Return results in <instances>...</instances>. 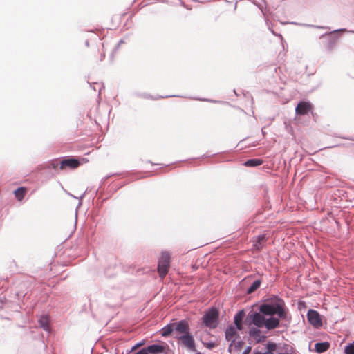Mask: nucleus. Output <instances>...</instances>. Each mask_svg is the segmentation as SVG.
Returning <instances> with one entry per match:
<instances>
[{
	"label": "nucleus",
	"instance_id": "nucleus-15",
	"mask_svg": "<svg viewBox=\"0 0 354 354\" xmlns=\"http://www.w3.org/2000/svg\"><path fill=\"white\" fill-rule=\"evenodd\" d=\"M262 163V160L259 158H253L246 160L244 163V165L249 167H255L261 165Z\"/></svg>",
	"mask_w": 354,
	"mask_h": 354
},
{
	"label": "nucleus",
	"instance_id": "nucleus-8",
	"mask_svg": "<svg viewBox=\"0 0 354 354\" xmlns=\"http://www.w3.org/2000/svg\"><path fill=\"white\" fill-rule=\"evenodd\" d=\"M295 112L299 115H307L309 112H313L312 104L309 102L301 101L297 105Z\"/></svg>",
	"mask_w": 354,
	"mask_h": 354
},
{
	"label": "nucleus",
	"instance_id": "nucleus-10",
	"mask_svg": "<svg viewBox=\"0 0 354 354\" xmlns=\"http://www.w3.org/2000/svg\"><path fill=\"white\" fill-rule=\"evenodd\" d=\"M248 334L253 337L257 343L262 342L266 338V336L261 335V330L258 327H253L249 330Z\"/></svg>",
	"mask_w": 354,
	"mask_h": 354
},
{
	"label": "nucleus",
	"instance_id": "nucleus-14",
	"mask_svg": "<svg viewBox=\"0 0 354 354\" xmlns=\"http://www.w3.org/2000/svg\"><path fill=\"white\" fill-rule=\"evenodd\" d=\"M170 264L158 262V272L159 276L163 278L166 276L169 271Z\"/></svg>",
	"mask_w": 354,
	"mask_h": 354
},
{
	"label": "nucleus",
	"instance_id": "nucleus-27",
	"mask_svg": "<svg viewBox=\"0 0 354 354\" xmlns=\"http://www.w3.org/2000/svg\"><path fill=\"white\" fill-rule=\"evenodd\" d=\"M144 343H145V341H144V340H142V341H141V342H138V343L136 344L132 347L131 351H133V350H134V349L137 348L138 347H139V346H140L143 345V344H144Z\"/></svg>",
	"mask_w": 354,
	"mask_h": 354
},
{
	"label": "nucleus",
	"instance_id": "nucleus-11",
	"mask_svg": "<svg viewBox=\"0 0 354 354\" xmlns=\"http://www.w3.org/2000/svg\"><path fill=\"white\" fill-rule=\"evenodd\" d=\"M267 238L265 234H260L256 237L254 241L253 247L255 250L260 251L264 246V243L266 241Z\"/></svg>",
	"mask_w": 354,
	"mask_h": 354
},
{
	"label": "nucleus",
	"instance_id": "nucleus-2",
	"mask_svg": "<svg viewBox=\"0 0 354 354\" xmlns=\"http://www.w3.org/2000/svg\"><path fill=\"white\" fill-rule=\"evenodd\" d=\"M287 312L284 301L278 296H274L264 300L259 307V312L250 311V313H259L264 317L277 315L281 319L290 321Z\"/></svg>",
	"mask_w": 354,
	"mask_h": 354
},
{
	"label": "nucleus",
	"instance_id": "nucleus-3",
	"mask_svg": "<svg viewBox=\"0 0 354 354\" xmlns=\"http://www.w3.org/2000/svg\"><path fill=\"white\" fill-rule=\"evenodd\" d=\"M279 317L274 316L264 317L259 313H249L245 319V323L248 325L254 324L258 328L264 326L267 330H273L278 328L280 325Z\"/></svg>",
	"mask_w": 354,
	"mask_h": 354
},
{
	"label": "nucleus",
	"instance_id": "nucleus-33",
	"mask_svg": "<svg viewBox=\"0 0 354 354\" xmlns=\"http://www.w3.org/2000/svg\"><path fill=\"white\" fill-rule=\"evenodd\" d=\"M192 352H195V354H202L200 351L196 349V346H195V351H191Z\"/></svg>",
	"mask_w": 354,
	"mask_h": 354
},
{
	"label": "nucleus",
	"instance_id": "nucleus-30",
	"mask_svg": "<svg viewBox=\"0 0 354 354\" xmlns=\"http://www.w3.org/2000/svg\"><path fill=\"white\" fill-rule=\"evenodd\" d=\"M253 354H270L268 352H261L259 351H254Z\"/></svg>",
	"mask_w": 354,
	"mask_h": 354
},
{
	"label": "nucleus",
	"instance_id": "nucleus-4",
	"mask_svg": "<svg viewBox=\"0 0 354 354\" xmlns=\"http://www.w3.org/2000/svg\"><path fill=\"white\" fill-rule=\"evenodd\" d=\"M203 324L210 329L216 328L219 323V311L216 307H212L202 317Z\"/></svg>",
	"mask_w": 354,
	"mask_h": 354
},
{
	"label": "nucleus",
	"instance_id": "nucleus-41",
	"mask_svg": "<svg viewBox=\"0 0 354 354\" xmlns=\"http://www.w3.org/2000/svg\"><path fill=\"white\" fill-rule=\"evenodd\" d=\"M236 8V3H235V6H234V9Z\"/></svg>",
	"mask_w": 354,
	"mask_h": 354
},
{
	"label": "nucleus",
	"instance_id": "nucleus-18",
	"mask_svg": "<svg viewBox=\"0 0 354 354\" xmlns=\"http://www.w3.org/2000/svg\"><path fill=\"white\" fill-rule=\"evenodd\" d=\"M26 193V189L24 187H19L15 191V197L18 201H21L24 198Z\"/></svg>",
	"mask_w": 354,
	"mask_h": 354
},
{
	"label": "nucleus",
	"instance_id": "nucleus-21",
	"mask_svg": "<svg viewBox=\"0 0 354 354\" xmlns=\"http://www.w3.org/2000/svg\"><path fill=\"white\" fill-rule=\"evenodd\" d=\"M136 95L138 97H140L145 98V99H152V100H156L158 98L164 97L163 96H159L158 97H153L151 95H149L148 93H138ZM180 97V96L179 95H167L165 97Z\"/></svg>",
	"mask_w": 354,
	"mask_h": 354
},
{
	"label": "nucleus",
	"instance_id": "nucleus-37",
	"mask_svg": "<svg viewBox=\"0 0 354 354\" xmlns=\"http://www.w3.org/2000/svg\"><path fill=\"white\" fill-rule=\"evenodd\" d=\"M241 344H242V342H238V346H239L241 345Z\"/></svg>",
	"mask_w": 354,
	"mask_h": 354
},
{
	"label": "nucleus",
	"instance_id": "nucleus-40",
	"mask_svg": "<svg viewBox=\"0 0 354 354\" xmlns=\"http://www.w3.org/2000/svg\"><path fill=\"white\" fill-rule=\"evenodd\" d=\"M349 32H352V33H354V30H350L348 31Z\"/></svg>",
	"mask_w": 354,
	"mask_h": 354
},
{
	"label": "nucleus",
	"instance_id": "nucleus-13",
	"mask_svg": "<svg viewBox=\"0 0 354 354\" xmlns=\"http://www.w3.org/2000/svg\"><path fill=\"white\" fill-rule=\"evenodd\" d=\"M330 348V344L328 342H317L315 345V351L317 353H322Z\"/></svg>",
	"mask_w": 354,
	"mask_h": 354
},
{
	"label": "nucleus",
	"instance_id": "nucleus-12",
	"mask_svg": "<svg viewBox=\"0 0 354 354\" xmlns=\"http://www.w3.org/2000/svg\"><path fill=\"white\" fill-rule=\"evenodd\" d=\"M237 334L236 328L232 325L227 327L225 331V337L227 341H232L233 337Z\"/></svg>",
	"mask_w": 354,
	"mask_h": 354
},
{
	"label": "nucleus",
	"instance_id": "nucleus-42",
	"mask_svg": "<svg viewBox=\"0 0 354 354\" xmlns=\"http://www.w3.org/2000/svg\"><path fill=\"white\" fill-rule=\"evenodd\" d=\"M71 196H73V198H76L75 196H74L73 194H71Z\"/></svg>",
	"mask_w": 354,
	"mask_h": 354
},
{
	"label": "nucleus",
	"instance_id": "nucleus-24",
	"mask_svg": "<svg viewBox=\"0 0 354 354\" xmlns=\"http://www.w3.org/2000/svg\"><path fill=\"white\" fill-rule=\"evenodd\" d=\"M59 160H53L50 163V167L53 169H57L58 167L59 166L60 167V163H59Z\"/></svg>",
	"mask_w": 354,
	"mask_h": 354
},
{
	"label": "nucleus",
	"instance_id": "nucleus-43",
	"mask_svg": "<svg viewBox=\"0 0 354 354\" xmlns=\"http://www.w3.org/2000/svg\"><path fill=\"white\" fill-rule=\"evenodd\" d=\"M349 140H354V138H349Z\"/></svg>",
	"mask_w": 354,
	"mask_h": 354
},
{
	"label": "nucleus",
	"instance_id": "nucleus-38",
	"mask_svg": "<svg viewBox=\"0 0 354 354\" xmlns=\"http://www.w3.org/2000/svg\"><path fill=\"white\" fill-rule=\"evenodd\" d=\"M86 45L87 46H88V41H86Z\"/></svg>",
	"mask_w": 354,
	"mask_h": 354
},
{
	"label": "nucleus",
	"instance_id": "nucleus-7",
	"mask_svg": "<svg viewBox=\"0 0 354 354\" xmlns=\"http://www.w3.org/2000/svg\"><path fill=\"white\" fill-rule=\"evenodd\" d=\"M307 319L308 322L315 328L322 326V319L320 314L315 310L309 309L307 312Z\"/></svg>",
	"mask_w": 354,
	"mask_h": 354
},
{
	"label": "nucleus",
	"instance_id": "nucleus-6",
	"mask_svg": "<svg viewBox=\"0 0 354 354\" xmlns=\"http://www.w3.org/2000/svg\"><path fill=\"white\" fill-rule=\"evenodd\" d=\"M136 354H167L165 347L161 344H153L139 350Z\"/></svg>",
	"mask_w": 354,
	"mask_h": 354
},
{
	"label": "nucleus",
	"instance_id": "nucleus-9",
	"mask_svg": "<svg viewBox=\"0 0 354 354\" xmlns=\"http://www.w3.org/2000/svg\"><path fill=\"white\" fill-rule=\"evenodd\" d=\"M60 169H65L66 168L69 169H76L80 165V160L75 158H67L62 160H60Z\"/></svg>",
	"mask_w": 354,
	"mask_h": 354
},
{
	"label": "nucleus",
	"instance_id": "nucleus-32",
	"mask_svg": "<svg viewBox=\"0 0 354 354\" xmlns=\"http://www.w3.org/2000/svg\"><path fill=\"white\" fill-rule=\"evenodd\" d=\"M234 342H235V340H234V339H233V340L231 342V344H230L229 348H228V351H229V352H231V347H232V344H233Z\"/></svg>",
	"mask_w": 354,
	"mask_h": 354
},
{
	"label": "nucleus",
	"instance_id": "nucleus-31",
	"mask_svg": "<svg viewBox=\"0 0 354 354\" xmlns=\"http://www.w3.org/2000/svg\"><path fill=\"white\" fill-rule=\"evenodd\" d=\"M125 41H124V39H121L118 43V45L116 46V48H119V46L122 44H124Z\"/></svg>",
	"mask_w": 354,
	"mask_h": 354
},
{
	"label": "nucleus",
	"instance_id": "nucleus-1",
	"mask_svg": "<svg viewBox=\"0 0 354 354\" xmlns=\"http://www.w3.org/2000/svg\"><path fill=\"white\" fill-rule=\"evenodd\" d=\"M160 333L164 337H170L174 333V338L180 342L182 346L187 351H195V339L186 319L170 322L160 330Z\"/></svg>",
	"mask_w": 354,
	"mask_h": 354
},
{
	"label": "nucleus",
	"instance_id": "nucleus-17",
	"mask_svg": "<svg viewBox=\"0 0 354 354\" xmlns=\"http://www.w3.org/2000/svg\"><path fill=\"white\" fill-rule=\"evenodd\" d=\"M261 283V281L260 279H257L253 281L250 287L247 289V293L252 294L255 292L260 287Z\"/></svg>",
	"mask_w": 354,
	"mask_h": 354
},
{
	"label": "nucleus",
	"instance_id": "nucleus-23",
	"mask_svg": "<svg viewBox=\"0 0 354 354\" xmlns=\"http://www.w3.org/2000/svg\"><path fill=\"white\" fill-rule=\"evenodd\" d=\"M90 86L95 91H98L99 94L100 93L102 85L97 82H93L92 84H90Z\"/></svg>",
	"mask_w": 354,
	"mask_h": 354
},
{
	"label": "nucleus",
	"instance_id": "nucleus-35",
	"mask_svg": "<svg viewBox=\"0 0 354 354\" xmlns=\"http://www.w3.org/2000/svg\"><path fill=\"white\" fill-rule=\"evenodd\" d=\"M84 193L80 197V199L82 200L83 198V197L84 196Z\"/></svg>",
	"mask_w": 354,
	"mask_h": 354
},
{
	"label": "nucleus",
	"instance_id": "nucleus-39",
	"mask_svg": "<svg viewBox=\"0 0 354 354\" xmlns=\"http://www.w3.org/2000/svg\"><path fill=\"white\" fill-rule=\"evenodd\" d=\"M104 57V55H102L101 57V60Z\"/></svg>",
	"mask_w": 354,
	"mask_h": 354
},
{
	"label": "nucleus",
	"instance_id": "nucleus-26",
	"mask_svg": "<svg viewBox=\"0 0 354 354\" xmlns=\"http://www.w3.org/2000/svg\"><path fill=\"white\" fill-rule=\"evenodd\" d=\"M303 26H311V27H314V28H319V29L328 28L326 26H313V25H308V24H303Z\"/></svg>",
	"mask_w": 354,
	"mask_h": 354
},
{
	"label": "nucleus",
	"instance_id": "nucleus-20",
	"mask_svg": "<svg viewBox=\"0 0 354 354\" xmlns=\"http://www.w3.org/2000/svg\"><path fill=\"white\" fill-rule=\"evenodd\" d=\"M245 310L243 309L239 310L234 316V324H236V323H242L243 322V319L245 316Z\"/></svg>",
	"mask_w": 354,
	"mask_h": 354
},
{
	"label": "nucleus",
	"instance_id": "nucleus-5",
	"mask_svg": "<svg viewBox=\"0 0 354 354\" xmlns=\"http://www.w3.org/2000/svg\"><path fill=\"white\" fill-rule=\"evenodd\" d=\"M345 31H346L345 28H340L321 35L320 38H326L327 39L325 44V48L327 52L331 53L336 46L338 37L335 34L338 32Z\"/></svg>",
	"mask_w": 354,
	"mask_h": 354
},
{
	"label": "nucleus",
	"instance_id": "nucleus-16",
	"mask_svg": "<svg viewBox=\"0 0 354 354\" xmlns=\"http://www.w3.org/2000/svg\"><path fill=\"white\" fill-rule=\"evenodd\" d=\"M39 324L41 328L44 330L49 332L50 331V326L48 324V319L47 316H41L39 319Z\"/></svg>",
	"mask_w": 354,
	"mask_h": 354
},
{
	"label": "nucleus",
	"instance_id": "nucleus-22",
	"mask_svg": "<svg viewBox=\"0 0 354 354\" xmlns=\"http://www.w3.org/2000/svg\"><path fill=\"white\" fill-rule=\"evenodd\" d=\"M345 354H354V341L347 344L344 348Z\"/></svg>",
	"mask_w": 354,
	"mask_h": 354
},
{
	"label": "nucleus",
	"instance_id": "nucleus-36",
	"mask_svg": "<svg viewBox=\"0 0 354 354\" xmlns=\"http://www.w3.org/2000/svg\"><path fill=\"white\" fill-rule=\"evenodd\" d=\"M259 8L261 9V12L265 15V13L263 12V10L262 8L259 7Z\"/></svg>",
	"mask_w": 354,
	"mask_h": 354
},
{
	"label": "nucleus",
	"instance_id": "nucleus-29",
	"mask_svg": "<svg viewBox=\"0 0 354 354\" xmlns=\"http://www.w3.org/2000/svg\"><path fill=\"white\" fill-rule=\"evenodd\" d=\"M250 351H251V347L248 346L245 348V350L243 351L242 354H250Z\"/></svg>",
	"mask_w": 354,
	"mask_h": 354
},
{
	"label": "nucleus",
	"instance_id": "nucleus-25",
	"mask_svg": "<svg viewBox=\"0 0 354 354\" xmlns=\"http://www.w3.org/2000/svg\"><path fill=\"white\" fill-rule=\"evenodd\" d=\"M203 344L208 349H212L216 346V344L213 342H202Z\"/></svg>",
	"mask_w": 354,
	"mask_h": 354
},
{
	"label": "nucleus",
	"instance_id": "nucleus-34",
	"mask_svg": "<svg viewBox=\"0 0 354 354\" xmlns=\"http://www.w3.org/2000/svg\"><path fill=\"white\" fill-rule=\"evenodd\" d=\"M198 100H201V101H208V102H214V100H207V99H197Z\"/></svg>",
	"mask_w": 354,
	"mask_h": 354
},
{
	"label": "nucleus",
	"instance_id": "nucleus-19",
	"mask_svg": "<svg viewBox=\"0 0 354 354\" xmlns=\"http://www.w3.org/2000/svg\"><path fill=\"white\" fill-rule=\"evenodd\" d=\"M158 262L170 264V254L167 251H163L161 253V257Z\"/></svg>",
	"mask_w": 354,
	"mask_h": 354
},
{
	"label": "nucleus",
	"instance_id": "nucleus-28",
	"mask_svg": "<svg viewBox=\"0 0 354 354\" xmlns=\"http://www.w3.org/2000/svg\"><path fill=\"white\" fill-rule=\"evenodd\" d=\"M235 324V328H236V330H241L243 329V325H242V323H236V324Z\"/></svg>",
	"mask_w": 354,
	"mask_h": 354
}]
</instances>
